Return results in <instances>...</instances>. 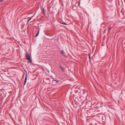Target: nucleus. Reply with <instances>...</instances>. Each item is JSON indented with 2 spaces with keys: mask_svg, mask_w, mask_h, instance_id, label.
<instances>
[{
  "mask_svg": "<svg viewBox=\"0 0 125 125\" xmlns=\"http://www.w3.org/2000/svg\"><path fill=\"white\" fill-rule=\"evenodd\" d=\"M112 28H111L110 27H109L108 28V33H109L110 32V31L111 29Z\"/></svg>",
  "mask_w": 125,
  "mask_h": 125,
  "instance_id": "nucleus-7",
  "label": "nucleus"
},
{
  "mask_svg": "<svg viewBox=\"0 0 125 125\" xmlns=\"http://www.w3.org/2000/svg\"><path fill=\"white\" fill-rule=\"evenodd\" d=\"M4 0H0V2H3Z\"/></svg>",
  "mask_w": 125,
  "mask_h": 125,
  "instance_id": "nucleus-10",
  "label": "nucleus"
},
{
  "mask_svg": "<svg viewBox=\"0 0 125 125\" xmlns=\"http://www.w3.org/2000/svg\"><path fill=\"white\" fill-rule=\"evenodd\" d=\"M26 59L28 60L30 63L32 62V61L31 59L30 55L29 54H27L26 55Z\"/></svg>",
  "mask_w": 125,
  "mask_h": 125,
  "instance_id": "nucleus-1",
  "label": "nucleus"
},
{
  "mask_svg": "<svg viewBox=\"0 0 125 125\" xmlns=\"http://www.w3.org/2000/svg\"><path fill=\"white\" fill-rule=\"evenodd\" d=\"M42 12L43 13L44 15H45V10L44 9V8H42Z\"/></svg>",
  "mask_w": 125,
  "mask_h": 125,
  "instance_id": "nucleus-6",
  "label": "nucleus"
},
{
  "mask_svg": "<svg viewBox=\"0 0 125 125\" xmlns=\"http://www.w3.org/2000/svg\"><path fill=\"white\" fill-rule=\"evenodd\" d=\"M60 67L61 69L62 70V72H64V69L63 68H62V66L61 65L60 66Z\"/></svg>",
  "mask_w": 125,
  "mask_h": 125,
  "instance_id": "nucleus-3",
  "label": "nucleus"
},
{
  "mask_svg": "<svg viewBox=\"0 0 125 125\" xmlns=\"http://www.w3.org/2000/svg\"><path fill=\"white\" fill-rule=\"evenodd\" d=\"M27 81V74H26V77L25 78V81L24 83V85H25Z\"/></svg>",
  "mask_w": 125,
  "mask_h": 125,
  "instance_id": "nucleus-2",
  "label": "nucleus"
},
{
  "mask_svg": "<svg viewBox=\"0 0 125 125\" xmlns=\"http://www.w3.org/2000/svg\"><path fill=\"white\" fill-rule=\"evenodd\" d=\"M80 2H79L78 3V5L79 6L80 5Z\"/></svg>",
  "mask_w": 125,
  "mask_h": 125,
  "instance_id": "nucleus-12",
  "label": "nucleus"
},
{
  "mask_svg": "<svg viewBox=\"0 0 125 125\" xmlns=\"http://www.w3.org/2000/svg\"><path fill=\"white\" fill-rule=\"evenodd\" d=\"M55 80L56 81V83H58L59 82L58 80Z\"/></svg>",
  "mask_w": 125,
  "mask_h": 125,
  "instance_id": "nucleus-11",
  "label": "nucleus"
},
{
  "mask_svg": "<svg viewBox=\"0 0 125 125\" xmlns=\"http://www.w3.org/2000/svg\"><path fill=\"white\" fill-rule=\"evenodd\" d=\"M33 17V16L30 17L29 19L27 20V23L28 24L29 21L32 19Z\"/></svg>",
  "mask_w": 125,
  "mask_h": 125,
  "instance_id": "nucleus-4",
  "label": "nucleus"
},
{
  "mask_svg": "<svg viewBox=\"0 0 125 125\" xmlns=\"http://www.w3.org/2000/svg\"><path fill=\"white\" fill-rule=\"evenodd\" d=\"M62 24H64V25H67L66 23H64V22H62Z\"/></svg>",
  "mask_w": 125,
  "mask_h": 125,
  "instance_id": "nucleus-9",
  "label": "nucleus"
},
{
  "mask_svg": "<svg viewBox=\"0 0 125 125\" xmlns=\"http://www.w3.org/2000/svg\"><path fill=\"white\" fill-rule=\"evenodd\" d=\"M89 58H90V54H89Z\"/></svg>",
  "mask_w": 125,
  "mask_h": 125,
  "instance_id": "nucleus-13",
  "label": "nucleus"
},
{
  "mask_svg": "<svg viewBox=\"0 0 125 125\" xmlns=\"http://www.w3.org/2000/svg\"><path fill=\"white\" fill-rule=\"evenodd\" d=\"M61 54L62 55H63L65 53V52L63 50H62L61 51Z\"/></svg>",
  "mask_w": 125,
  "mask_h": 125,
  "instance_id": "nucleus-5",
  "label": "nucleus"
},
{
  "mask_svg": "<svg viewBox=\"0 0 125 125\" xmlns=\"http://www.w3.org/2000/svg\"><path fill=\"white\" fill-rule=\"evenodd\" d=\"M39 30H38V32H37V34H36V35H35V37H37V36H38V35H39Z\"/></svg>",
  "mask_w": 125,
  "mask_h": 125,
  "instance_id": "nucleus-8",
  "label": "nucleus"
}]
</instances>
